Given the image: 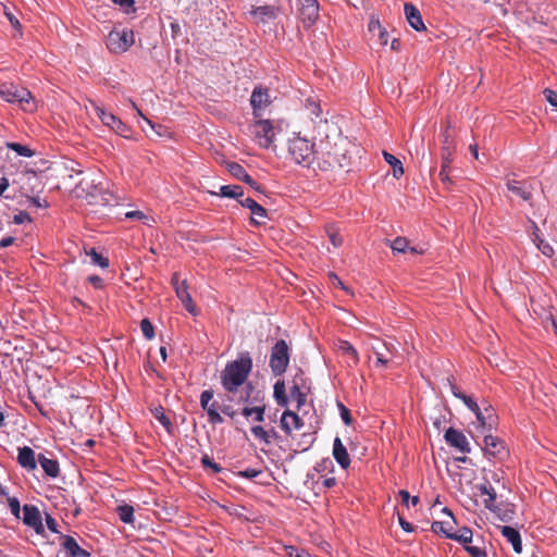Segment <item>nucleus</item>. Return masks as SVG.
<instances>
[{"instance_id": "obj_1", "label": "nucleus", "mask_w": 557, "mask_h": 557, "mask_svg": "<svg viewBox=\"0 0 557 557\" xmlns=\"http://www.w3.org/2000/svg\"><path fill=\"white\" fill-rule=\"evenodd\" d=\"M315 159L317 166L322 171H334L346 168L351 161V143L343 137L334 125H329L326 120L321 121L319 126Z\"/></svg>"}, {"instance_id": "obj_2", "label": "nucleus", "mask_w": 557, "mask_h": 557, "mask_svg": "<svg viewBox=\"0 0 557 557\" xmlns=\"http://www.w3.org/2000/svg\"><path fill=\"white\" fill-rule=\"evenodd\" d=\"M252 369V359L248 352L242 354L238 359L228 362L221 373V383L228 393H235L246 383Z\"/></svg>"}, {"instance_id": "obj_3", "label": "nucleus", "mask_w": 557, "mask_h": 557, "mask_svg": "<svg viewBox=\"0 0 557 557\" xmlns=\"http://www.w3.org/2000/svg\"><path fill=\"white\" fill-rule=\"evenodd\" d=\"M0 97L9 103H18L27 112L37 109V102L32 92L27 88L11 82L0 83Z\"/></svg>"}, {"instance_id": "obj_4", "label": "nucleus", "mask_w": 557, "mask_h": 557, "mask_svg": "<svg viewBox=\"0 0 557 557\" xmlns=\"http://www.w3.org/2000/svg\"><path fill=\"white\" fill-rule=\"evenodd\" d=\"M317 145L318 143L310 144L308 139L297 136L289 140L288 151L296 163L309 168L312 163L317 164Z\"/></svg>"}, {"instance_id": "obj_5", "label": "nucleus", "mask_w": 557, "mask_h": 557, "mask_svg": "<svg viewBox=\"0 0 557 557\" xmlns=\"http://www.w3.org/2000/svg\"><path fill=\"white\" fill-rule=\"evenodd\" d=\"M289 363V348L284 339H280L271 349L270 368L275 376L282 375Z\"/></svg>"}, {"instance_id": "obj_6", "label": "nucleus", "mask_w": 557, "mask_h": 557, "mask_svg": "<svg viewBox=\"0 0 557 557\" xmlns=\"http://www.w3.org/2000/svg\"><path fill=\"white\" fill-rule=\"evenodd\" d=\"M135 44L132 29L111 30L107 37L108 49L116 54L124 53Z\"/></svg>"}, {"instance_id": "obj_7", "label": "nucleus", "mask_w": 557, "mask_h": 557, "mask_svg": "<svg viewBox=\"0 0 557 557\" xmlns=\"http://www.w3.org/2000/svg\"><path fill=\"white\" fill-rule=\"evenodd\" d=\"M252 134L258 145L262 148H270L274 139V128L270 120L256 119L252 124Z\"/></svg>"}, {"instance_id": "obj_8", "label": "nucleus", "mask_w": 557, "mask_h": 557, "mask_svg": "<svg viewBox=\"0 0 557 557\" xmlns=\"http://www.w3.org/2000/svg\"><path fill=\"white\" fill-rule=\"evenodd\" d=\"M282 9L276 4L253 5L249 11V15L257 24H268L277 18Z\"/></svg>"}, {"instance_id": "obj_9", "label": "nucleus", "mask_w": 557, "mask_h": 557, "mask_svg": "<svg viewBox=\"0 0 557 557\" xmlns=\"http://www.w3.org/2000/svg\"><path fill=\"white\" fill-rule=\"evenodd\" d=\"M172 285L175 289L177 298L182 301L184 308L191 314H197V308L193 301L191 295L188 292V284L186 280L180 281V274L175 272L172 275Z\"/></svg>"}, {"instance_id": "obj_10", "label": "nucleus", "mask_w": 557, "mask_h": 557, "mask_svg": "<svg viewBox=\"0 0 557 557\" xmlns=\"http://www.w3.org/2000/svg\"><path fill=\"white\" fill-rule=\"evenodd\" d=\"M272 103L269 88L261 85L256 86L250 96V104L252 108V114L255 119L261 117V111L268 108Z\"/></svg>"}, {"instance_id": "obj_11", "label": "nucleus", "mask_w": 557, "mask_h": 557, "mask_svg": "<svg viewBox=\"0 0 557 557\" xmlns=\"http://www.w3.org/2000/svg\"><path fill=\"white\" fill-rule=\"evenodd\" d=\"M299 18L305 27H311L319 17L317 0H298Z\"/></svg>"}, {"instance_id": "obj_12", "label": "nucleus", "mask_w": 557, "mask_h": 557, "mask_svg": "<svg viewBox=\"0 0 557 557\" xmlns=\"http://www.w3.org/2000/svg\"><path fill=\"white\" fill-rule=\"evenodd\" d=\"M95 111L96 115L106 126L115 132L117 135L127 137L128 127L117 116L100 107H96Z\"/></svg>"}, {"instance_id": "obj_13", "label": "nucleus", "mask_w": 557, "mask_h": 557, "mask_svg": "<svg viewBox=\"0 0 557 557\" xmlns=\"http://www.w3.org/2000/svg\"><path fill=\"white\" fill-rule=\"evenodd\" d=\"M444 438L449 446L459 451L463 454L470 453L469 441L462 432L454 428H448L444 434Z\"/></svg>"}, {"instance_id": "obj_14", "label": "nucleus", "mask_w": 557, "mask_h": 557, "mask_svg": "<svg viewBox=\"0 0 557 557\" xmlns=\"http://www.w3.org/2000/svg\"><path fill=\"white\" fill-rule=\"evenodd\" d=\"M507 188L516 196L522 198L524 201L532 200L533 186L530 181L508 180Z\"/></svg>"}, {"instance_id": "obj_15", "label": "nucleus", "mask_w": 557, "mask_h": 557, "mask_svg": "<svg viewBox=\"0 0 557 557\" xmlns=\"http://www.w3.org/2000/svg\"><path fill=\"white\" fill-rule=\"evenodd\" d=\"M23 522L33 528L37 533L44 530L41 515L39 509L34 505H24L23 507Z\"/></svg>"}, {"instance_id": "obj_16", "label": "nucleus", "mask_w": 557, "mask_h": 557, "mask_svg": "<svg viewBox=\"0 0 557 557\" xmlns=\"http://www.w3.org/2000/svg\"><path fill=\"white\" fill-rule=\"evenodd\" d=\"M227 171L237 180L245 182L257 191H262L261 186L246 172L243 165L236 162L226 164Z\"/></svg>"}, {"instance_id": "obj_17", "label": "nucleus", "mask_w": 557, "mask_h": 557, "mask_svg": "<svg viewBox=\"0 0 557 557\" xmlns=\"http://www.w3.org/2000/svg\"><path fill=\"white\" fill-rule=\"evenodd\" d=\"M376 356V366L386 367L397 355V348L392 343H382L381 347H373Z\"/></svg>"}, {"instance_id": "obj_18", "label": "nucleus", "mask_w": 557, "mask_h": 557, "mask_svg": "<svg viewBox=\"0 0 557 557\" xmlns=\"http://www.w3.org/2000/svg\"><path fill=\"white\" fill-rule=\"evenodd\" d=\"M240 205L245 208H248L251 211V222L261 225L265 223V219L268 218L267 210L260 206L252 198H246L240 200Z\"/></svg>"}, {"instance_id": "obj_19", "label": "nucleus", "mask_w": 557, "mask_h": 557, "mask_svg": "<svg viewBox=\"0 0 557 557\" xmlns=\"http://www.w3.org/2000/svg\"><path fill=\"white\" fill-rule=\"evenodd\" d=\"M394 253H405L410 251L414 255L424 253L425 249L419 246H409V240L406 237L398 236L394 240H386Z\"/></svg>"}, {"instance_id": "obj_20", "label": "nucleus", "mask_w": 557, "mask_h": 557, "mask_svg": "<svg viewBox=\"0 0 557 557\" xmlns=\"http://www.w3.org/2000/svg\"><path fill=\"white\" fill-rule=\"evenodd\" d=\"M484 451L486 455L502 458L506 455V447L502 440L491 434L484 436Z\"/></svg>"}, {"instance_id": "obj_21", "label": "nucleus", "mask_w": 557, "mask_h": 557, "mask_svg": "<svg viewBox=\"0 0 557 557\" xmlns=\"http://www.w3.org/2000/svg\"><path fill=\"white\" fill-rule=\"evenodd\" d=\"M497 416L494 408L486 401L482 403V410L478 412V422L483 429L492 430L496 425Z\"/></svg>"}, {"instance_id": "obj_22", "label": "nucleus", "mask_w": 557, "mask_h": 557, "mask_svg": "<svg viewBox=\"0 0 557 557\" xmlns=\"http://www.w3.org/2000/svg\"><path fill=\"white\" fill-rule=\"evenodd\" d=\"M304 426V421L297 413L285 410L281 417V428L286 434H290L293 430H299Z\"/></svg>"}, {"instance_id": "obj_23", "label": "nucleus", "mask_w": 557, "mask_h": 557, "mask_svg": "<svg viewBox=\"0 0 557 557\" xmlns=\"http://www.w3.org/2000/svg\"><path fill=\"white\" fill-rule=\"evenodd\" d=\"M37 460L35 456V451L28 447H20L17 454V462L18 465L26 469L27 471H34L37 468Z\"/></svg>"}, {"instance_id": "obj_24", "label": "nucleus", "mask_w": 557, "mask_h": 557, "mask_svg": "<svg viewBox=\"0 0 557 557\" xmlns=\"http://www.w3.org/2000/svg\"><path fill=\"white\" fill-rule=\"evenodd\" d=\"M404 11L408 23L413 29H416L417 32L425 29L421 13L414 4L410 2L405 3Z\"/></svg>"}, {"instance_id": "obj_25", "label": "nucleus", "mask_w": 557, "mask_h": 557, "mask_svg": "<svg viewBox=\"0 0 557 557\" xmlns=\"http://www.w3.org/2000/svg\"><path fill=\"white\" fill-rule=\"evenodd\" d=\"M61 546L71 557H90V553L82 548L71 535H63Z\"/></svg>"}, {"instance_id": "obj_26", "label": "nucleus", "mask_w": 557, "mask_h": 557, "mask_svg": "<svg viewBox=\"0 0 557 557\" xmlns=\"http://www.w3.org/2000/svg\"><path fill=\"white\" fill-rule=\"evenodd\" d=\"M333 457L336 460V462L341 466V468L347 469L350 466L351 461L349 454L339 437L334 438Z\"/></svg>"}, {"instance_id": "obj_27", "label": "nucleus", "mask_w": 557, "mask_h": 557, "mask_svg": "<svg viewBox=\"0 0 557 557\" xmlns=\"http://www.w3.org/2000/svg\"><path fill=\"white\" fill-rule=\"evenodd\" d=\"M443 512L449 517V520L434 521L431 525V530L435 534H443L445 537H447V534L453 533L454 524L456 522L451 511L448 508L445 507Z\"/></svg>"}, {"instance_id": "obj_28", "label": "nucleus", "mask_w": 557, "mask_h": 557, "mask_svg": "<svg viewBox=\"0 0 557 557\" xmlns=\"http://www.w3.org/2000/svg\"><path fill=\"white\" fill-rule=\"evenodd\" d=\"M502 535L512 545L517 554L522 552V541L519 531L509 525L499 527Z\"/></svg>"}, {"instance_id": "obj_29", "label": "nucleus", "mask_w": 557, "mask_h": 557, "mask_svg": "<svg viewBox=\"0 0 557 557\" xmlns=\"http://www.w3.org/2000/svg\"><path fill=\"white\" fill-rule=\"evenodd\" d=\"M38 462L40 463L45 473L50 478H57L60 473V466L57 459L47 458L40 454L38 456Z\"/></svg>"}, {"instance_id": "obj_30", "label": "nucleus", "mask_w": 557, "mask_h": 557, "mask_svg": "<svg viewBox=\"0 0 557 557\" xmlns=\"http://www.w3.org/2000/svg\"><path fill=\"white\" fill-rule=\"evenodd\" d=\"M455 152L454 140L448 131L444 133V140L442 147V164L450 165L453 161V154Z\"/></svg>"}, {"instance_id": "obj_31", "label": "nucleus", "mask_w": 557, "mask_h": 557, "mask_svg": "<svg viewBox=\"0 0 557 557\" xmlns=\"http://www.w3.org/2000/svg\"><path fill=\"white\" fill-rule=\"evenodd\" d=\"M472 536V530L467 527H462L456 531H453V533L447 534V539L455 540L462 545L471 543Z\"/></svg>"}, {"instance_id": "obj_32", "label": "nucleus", "mask_w": 557, "mask_h": 557, "mask_svg": "<svg viewBox=\"0 0 557 557\" xmlns=\"http://www.w3.org/2000/svg\"><path fill=\"white\" fill-rule=\"evenodd\" d=\"M338 350L342 351L343 355H346L349 358V360H348L349 366H351V364L356 366L358 363V361H359L358 352L350 343H348L346 341H342L338 345Z\"/></svg>"}, {"instance_id": "obj_33", "label": "nucleus", "mask_w": 557, "mask_h": 557, "mask_svg": "<svg viewBox=\"0 0 557 557\" xmlns=\"http://www.w3.org/2000/svg\"><path fill=\"white\" fill-rule=\"evenodd\" d=\"M265 406L244 407L242 414L246 418L251 417L256 422L264 421Z\"/></svg>"}, {"instance_id": "obj_34", "label": "nucleus", "mask_w": 557, "mask_h": 557, "mask_svg": "<svg viewBox=\"0 0 557 557\" xmlns=\"http://www.w3.org/2000/svg\"><path fill=\"white\" fill-rule=\"evenodd\" d=\"M383 157L385 161L393 168L394 177L399 178L404 174L401 161L387 151L383 152Z\"/></svg>"}, {"instance_id": "obj_35", "label": "nucleus", "mask_w": 557, "mask_h": 557, "mask_svg": "<svg viewBox=\"0 0 557 557\" xmlns=\"http://www.w3.org/2000/svg\"><path fill=\"white\" fill-rule=\"evenodd\" d=\"M481 495H487L488 498L484 500L487 509L495 511L494 502L496 500V492L490 484H481L479 486Z\"/></svg>"}, {"instance_id": "obj_36", "label": "nucleus", "mask_w": 557, "mask_h": 557, "mask_svg": "<svg viewBox=\"0 0 557 557\" xmlns=\"http://www.w3.org/2000/svg\"><path fill=\"white\" fill-rule=\"evenodd\" d=\"M273 396L277 403V405L280 406H287L288 404V398L286 396V391H285V383L284 381H277L275 384H274V393H273Z\"/></svg>"}, {"instance_id": "obj_37", "label": "nucleus", "mask_w": 557, "mask_h": 557, "mask_svg": "<svg viewBox=\"0 0 557 557\" xmlns=\"http://www.w3.org/2000/svg\"><path fill=\"white\" fill-rule=\"evenodd\" d=\"M533 240L536 244L537 248L541 250V252L546 257H552L554 253V249L548 243H546L544 239L540 237L539 228L536 226L533 232Z\"/></svg>"}, {"instance_id": "obj_38", "label": "nucleus", "mask_w": 557, "mask_h": 557, "mask_svg": "<svg viewBox=\"0 0 557 557\" xmlns=\"http://www.w3.org/2000/svg\"><path fill=\"white\" fill-rule=\"evenodd\" d=\"M220 195L227 198H239L244 195V190L238 185H224L220 187Z\"/></svg>"}, {"instance_id": "obj_39", "label": "nucleus", "mask_w": 557, "mask_h": 557, "mask_svg": "<svg viewBox=\"0 0 557 557\" xmlns=\"http://www.w3.org/2000/svg\"><path fill=\"white\" fill-rule=\"evenodd\" d=\"M290 396L297 401V407L300 408L306 403V394L301 391L297 376L293 380V386L290 387Z\"/></svg>"}, {"instance_id": "obj_40", "label": "nucleus", "mask_w": 557, "mask_h": 557, "mask_svg": "<svg viewBox=\"0 0 557 557\" xmlns=\"http://www.w3.org/2000/svg\"><path fill=\"white\" fill-rule=\"evenodd\" d=\"M220 406L216 401H212L207 410L208 420L211 424H221L223 423V417L219 412Z\"/></svg>"}, {"instance_id": "obj_41", "label": "nucleus", "mask_w": 557, "mask_h": 557, "mask_svg": "<svg viewBox=\"0 0 557 557\" xmlns=\"http://www.w3.org/2000/svg\"><path fill=\"white\" fill-rule=\"evenodd\" d=\"M117 515L124 523L134 522V508L131 505H121L116 509Z\"/></svg>"}, {"instance_id": "obj_42", "label": "nucleus", "mask_w": 557, "mask_h": 557, "mask_svg": "<svg viewBox=\"0 0 557 557\" xmlns=\"http://www.w3.org/2000/svg\"><path fill=\"white\" fill-rule=\"evenodd\" d=\"M7 148L15 151L18 156L30 158L35 154L34 150L29 147L22 145L20 143H7Z\"/></svg>"}, {"instance_id": "obj_43", "label": "nucleus", "mask_w": 557, "mask_h": 557, "mask_svg": "<svg viewBox=\"0 0 557 557\" xmlns=\"http://www.w3.org/2000/svg\"><path fill=\"white\" fill-rule=\"evenodd\" d=\"M250 431L257 440L263 442L265 445H271V441H269L268 430H265L263 426L255 425L251 428Z\"/></svg>"}, {"instance_id": "obj_44", "label": "nucleus", "mask_w": 557, "mask_h": 557, "mask_svg": "<svg viewBox=\"0 0 557 557\" xmlns=\"http://www.w3.org/2000/svg\"><path fill=\"white\" fill-rule=\"evenodd\" d=\"M153 416L169 432H171L172 422L170 418L164 414V410L162 407L156 408L153 410Z\"/></svg>"}, {"instance_id": "obj_45", "label": "nucleus", "mask_w": 557, "mask_h": 557, "mask_svg": "<svg viewBox=\"0 0 557 557\" xmlns=\"http://www.w3.org/2000/svg\"><path fill=\"white\" fill-rule=\"evenodd\" d=\"M114 4L119 5L125 14L136 13L135 0H111Z\"/></svg>"}, {"instance_id": "obj_46", "label": "nucleus", "mask_w": 557, "mask_h": 557, "mask_svg": "<svg viewBox=\"0 0 557 557\" xmlns=\"http://www.w3.org/2000/svg\"><path fill=\"white\" fill-rule=\"evenodd\" d=\"M284 552L288 557H311L308 550L292 545L284 546Z\"/></svg>"}, {"instance_id": "obj_47", "label": "nucleus", "mask_w": 557, "mask_h": 557, "mask_svg": "<svg viewBox=\"0 0 557 557\" xmlns=\"http://www.w3.org/2000/svg\"><path fill=\"white\" fill-rule=\"evenodd\" d=\"M91 262L96 265L101 267L102 269L109 267V260L103 257L101 253L97 252L95 249L90 251Z\"/></svg>"}, {"instance_id": "obj_48", "label": "nucleus", "mask_w": 557, "mask_h": 557, "mask_svg": "<svg viewBox=\"0 0 557 557\" xmlns=\"http://www.w3.org/2000/svg\"><path fill=\"white\" fill-rule=\"evenodd\" d=\"M140 329L144 334V336L147 339H152L154 336V329L152 323L148 319H143L140 322Z\"/></svg>"}, {"instance_id": "obj_49", "label": "nucleus", "mask_w": 557, "mask_h": 557, "mask_svg": "<svg viewBox=\"0 0 557 557\" xmlns=\"http://www.w3.org/2000/svg\"><path fill=\"white\" fill-rule=\"evenodd\" d=\"M213 399V392L211 389H206L200 395V406L207 412L211 400Z\"/></svg>"}, {"instance_id": "obj_50", "label": "nucleus", "mask_w": 557, "mask_h": 557, "mask_svg": "<svg viewBox=\"0 0 557 557\" xmlns=\"http://www.w3.org/2000/svg\"><path fill=\"white\" fill-rule=\"evenodd\" d=\"M326 233L329 235L330 242L334 247H339L343 244V238L333 226L327 227Z\"/></svg>"}, {"instance_id": "obj_51", "label": "nucleus", "mask_w": 557, "mask_h": 557, "mask_svg": "<svg viewBox=\"0 0 557 557\" xmlns=\"http://www.w3.org/2000/svg\"><path fill=\"white\" fill-rule=\"evenodd\" d=\"M201 465L205 468H211L214 473H219L222 470L221 466L214 462L213 459L210 458L208 455H203L201 457Z\"/></svg>"}, {"instance_id": "obj_52", "label": "nucleus", "mask_w": 557, "mask_h": 557, "mask_svg": "<svg viewBox=\"0 0 557 557\" xmlns=\"http://www.w3.org/2000/svg\"><path fill=\"white\" fill-rule=\"evenodd\" d=\"M465 550L471 556V557H483L485 556L486 552L484 548L479 546H472L469 544L463 545Z\"/></svg>"}, {"instance_id": "obj_53", "label": "nucleus", "mask_w": 557, "mask_h": 557, "mask_svg": "<svg viewBox=\"0 0 557 557\" xmlns=\"http://www.w3.org/2000/svg\"><path fill=\"white\" fill-rule=\"evenodd\" d=\"M8 505H9V508H10L12 515L15 518H20L21 506H20L18 499L16 497H9L8 498Z\"/></svg>"}, {"instance_id": "obj_54", "label": "nucleus", "mask_w": 557, "mask_h": 557, "mask_svg": "<svg viewBox=\"0 0 557 557\" xmlns=\"http://www.w3.org/2000/svg\"><path fill=\"white\" fill-rule=\"evenodd\" d=\"M399 496H400V498H401L403 503H404L406 506H408L409 500L411 502L412 506L418 505V504H419V502H420L419 496H413V497H411V496H410V494H409V492H408V491H406V490H400V491H399Z\"/></svg>"}, {"instance_id": "obj_55", "label": "nucleus", "mask_w": 557, "mask_h": 557, "mask_svg": "<svg viewBox=\"0 0 557 557\" xmlns=\"http://www.w3.org/2000/svg\"><path fill=\"white\" fill-rule=\"evenodd\" d=\"M338 408H339V412H341V418L344 421V423L346 425H350L352 423L350 410L347 407H345L343 404H338Z\"/></svg>"}, {"instance_id": "obj_56", "label": "nucleus", "mask_w": 557, "mask_h": 557, "mask_svg": "<svg viewBox=\"0 0 557 557\" xmlns=\"http://www.w3.org/2000/svg\"><path fill=\"white\" fill-rule=\"evenodd\" d=\"M543 94L545 96V99L550 103V106H553L557 110V92L549 88H546L543 91Z\"/></svg>"}, {"instance_id": "obj_57", "label": "nucleus", "mask_w": 557, "mask_h": 557, "mask_svg": "<svg viewBox=\"0 0 557 557\" xmlns=\"http://www.w3.org/2000/svg\"><path fill=\"white\" fill-rule=\"evenodd\" d=\"M455 397L462 400V403L470 409L471 407H475V400L466 395L465 393H455Z\"/></svg>"}, {"instance_id": "obj_58", "label": "nucleus", "mask_w": 557, "mask_h": 557, "mask_svg": "<svg viewBox=\"0 0 557 557\" xmlns=\"http://www.w3.org/2000/svg\"><path fill=\"white\" fill-rule=\"evenodd\" d=\"M4 14L8 17L10 24L12 25V27L15 28L16 30H20L21 27H22L21 23L18 22L16 16L12 12L9 11L8 8H4Z\"/></svg>"}, {"instance_id": "obj_59", "label": "nucleus", "mask_w": 557, "mask_h": 557, "mask_svg": "<svg viewBox=\"0 0 557 557\" xmlns=\"http://www.w3.org/2000/svg\"><path fill=\"white\" fill-rule=\"evenodd\" d=\"M259 474H261V470H257V469H252V468H247L244 471H240L238 473L239 476L246 478V479H253V478H257Z\"/></svg>"}, {"instance_id": "obj_60", "label": "nucleus", "mask_w": 557, "mask_h": 557, "mask_svg": "<svg viewBox=\"0 0 557 557\" xmlns=\"http://www.w3.org/2000/svg\"><path fill=\"white\" fill-rule=\"evenodd\" d=\"M449 172H450V165L442 164L440 177L443 183H450Z\"/></svg>"}, {"instance_id": "obj_61", "label": "nucleus", "mask_w": 557, "mask_h": 557, "mask_svg": "<svg viewBox=\"0 0 557 557\" xmlns=\"http://www.w3.org/2000/svg\"><path fill=\"white\" fill-rule=\"evenodd\" d=\"M220 410L227 417H230L231 419H234L237 414V411L233 409L232 406L230 405H223V406H220Z\"/></svg>"}, {"instance_id": "obj_62", "label": "nucleus", "mask_w": 557, "mask_h": 557, "mask_svg": "<svg viewBox=\"0 0 557 557\" xmlns=\"http://www.w3.org/2000/svg\"><path fill=\"white\" fill-rule=\"evenodd\" d=\"M46 524H47V528H48L51 532H53V533H58V529H57L58 523H57V521H55V519H54V518H52L51 516L47 515V516H46Z\"/></svg>"}, {"instance_id": "obj_63", "label": "nucleus", "mask_w": 557, "mask_h": 557, "mask_svg": "<svg viewBox=\"0 0 557 557\" xmlns=\"http://www.w3.org/2000/svg\"><path fill=\"white\" fill-rule=\"evenodd\" d=\"M87 281L94 285L96 288H102L103 286V281L100 276L98 275H90L88 276Z\"/></svg>"}, {"instance_id": "obj_64", "label": "nucleus", "mask_w": 557, "mask_h": 557, "mask_svg": "<svg viewBox=\"0 0 557 557\" xmlns=\"http://www.w3.org/2000/svg\"><path fill=\"white\" fill-rule=\"evenodd\" d=\"M125 218L127 219H137V220H143V219H146L147 216L144 214V212L139 211V210H135V211H128L125 213Z\"/></svg>"}]
</instances>
